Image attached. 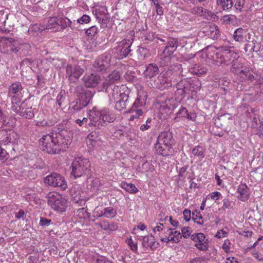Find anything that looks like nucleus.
Instances as JSON below:
<instances>
[{"label":"nucleus","mask_w":263,"mask_h":263,"mask_svg":"<svg viewBox=\"0 0 263 263\" xmlns=\"http://www.w3.org/2000/svg\"><path fill=\"white\" fill-rule=\"evenodd\" d=\"M252 126L256 130V134L263 139V120L261 121L259 118H254Z\"/></svg>","instance_id":"nucleus-33"},{"label":"nucleus","mask_w":263,"mask_h":263,"mask_svg":"<svg viewBox=\"0 0 263 263\" xmlns=\"http://www.w3.org/2000/svg\"><path fill=\"white\" fill-rule=\"evenodd\" d=\"M89 120L83 118L82 123H88L89 126H94L97 129H100L107 125V123L114 121L116 116L112 111L104 108L99 109L97 107H93L88 112Z\"/></svg>","instance_id":"nucleus-2"},{"label":"nucleus","mask_w":263,"mask_h":263,"mask_svg":"<svg viewBox=\"0 0 263 263\" xmlns=\"http://www.w3.org/2000/svg\"><path fill=\"white\" fill-rule=\"evenodd\" d=\"M182 236L185 238H188L191 234V229L189 227H184L181 229Z\"/></svg>","instance_id":"nucleus-59"},{"label":"nucleus","mask_w":263,"mask_h":263,"mask_svg":"<svg viewBox=\"0 0 263 263\" xmlns=\"http://www.w3.org/2000/svg\"><path fill=\"white\" fill-rule=\"evenodd\" d=\"M146 97L147 95L144 92L139 93L137 98L136 99L131 107L132 110H133L134 109H136L138 107L143 106L145 104Z\"/></svg>","instance_id":"nucleus-32"},{"label":"nucleus","mask_w":263,"mask_h":263,"mask_svg":"<svg viewBox=\"0 0 263 263\" xmlns=\"http://www.w3.org/2000/svg\"><path fill=\"white\" fill-rule=\"evenodd\" d=\"M57 25H58V18L57 17H50L48 20L46 28L47 29H51Z\"/></svg>","instance_id":"nucleus-48"},{"label":"nucleus","mask_w":263,"mask_h":263,"mask_svg":"<svg viewBox=\"0 0 263 263\" xmlns=\"http://www.w3.org/2000/svg\"><path fill=\"white\" fill-rule=\"evenodd\" d=\"M223 205L222 206V209L225 210L227 209H229L231 208V202L230 200L228 198H225L222 200Z\"/></svg>","instance_id":"nucleus-62"},{"label":"nucleus","mask_w":263,"mask_h":263,"mask_svg":"<svg viewBox=\"0 0 263 263\" xmlns=\"http://www.w3.org/2000/svg\"><path fill=\"white\" fill-rule=\"evenodd\" d=\"M187 11L191 13L194 15H196L200 16H206V14L208 16H211L212 12L207 9H204L203 7L200 6H195L186 10Z\"/></svg>","instance_id":"nucleus-31"},{"label":"nucleus","mask_w":263,"mask_h":263,"mask_svg":"<svg viewBox=\"0 0 263 263\" xmlns=\"http://www.w3.org/2000/svg\"><path fill=\"white\" fill-rule=\"evenodd\" d=\"M120 79V74L119 71L114 70L111 73L108 74L104 79L99 86L98 91H102L104 90H107L108 87L118 81Z\"/></svg>","instance_id":"nucleus-16"},{"label":"nucleus","mask_w":263,"mask_h":263,"mask_svg":"<svg viewBox=\"0 0 263 263\" xmlns=\"http://www.w3.org/2000/svg\"><path fill=\"white\" fill-rule=\"evenodd\" d=\"M240 77L245 80L252 81L254 79V76L249 71L241 70L240 71Z\"/></svg>","instance_id":"nucleus-51"},{"label":"nucleus","mask_w":263,"mask_h":263,"mask_svg":"<svg viewBox=\"0 0 263 263\" xmlns=\"http://www.w3.org/2000/svg\"><path fill=\"white\" fill-rule=\"evenodd\" d=\"M192 218L194 221L200 225L203 224V220L200 212H198L196 210L194 212H193Z\"/></svg>","instance_id":"nucleus-43"},{"label":"nucleus","mask_w":263,"mask_h":263,"mask_svg":"<svg viewBox=\"0 0 263 263\" xmlns=\"http://www.w3.org/2000/svg\"><path fill=\"white\" fill-rule=\"evenodd\" d=\"M98 32V29L96 26H92L86 30L85 33L89 36H93Z\"/></svg>","instance_id":"nucleus-52"},{"label":"nucleus","mask_w":263,"mask_h":263,"mask_svg":"<svg viewBox=\"0 0 263 263\" xmlns=\"http://www.w3.org/2000/svg\"><path fill=\"white\" fill-rule=\"evenodd\" d=\"M183 214L184 216V219L186 221H189L191 218V211L188 209H185L183 212Z\"/></svg>","instance_id":"nucleus-63"},{"label":"nucleus","mask_w":263,"mask_h":263,"mask_svg":"<svg viewBox=\"0 0 263 263\" xmlns=\"http://www.w3.org/2000/svg\"><path fill=\"white\" fill-rule=\"evenodd\" d=\"M174 143L172 133L168 131L163 132L158 136L155 148L158 154L166 156L173 153L172 145Z\"/></svg>","instance_id":"nucleus-3"},{"label":"nucleus","mask_w":263,"mask_h":263,"mask_svg":"<svg viewBox=\"0 0 263 263\" xmlns=\"http://www.w3.org/2000/svg\"><path fill=\"white\" fill-rule=\"evenodd\" d=\"M66 93L64 90H62L57 97L56 104L58 105L60 108H62L63 106L66 104Z\"/></svg>","instance_id":"nucleus-37"},{"label":"nucleus","mask_w":263,"mask_h":263,"mask_svg":"<svg viewBox=\"0 0 263 263\" xmlns=\"http://www.w3.org/2000/svg\"><path fill=\"white\" fill-rule=\"evenodd\" d=\"M245 3L246 0H237L234 5V7L236 10H238L240 12L242 11V9L245 5Z\"/></svg>","instance_id":"nucleus-55"},{"label":"nucleus","mask_w":263,"mask_h":263,"mask_svg":"<svg viewBox=\"0 0 263 263\" xmlns=\"http://www.w3.org/2000/svg\"><path fill=\"white\" fill-rule=\"evenodd\" d=\"M39 143L43 151L50 154H58L68 147L69 141L67 131L62 129L43 135Z\"/></svg>","instance_id":"nucleus-1"},{"label":"nucleus","mask_w":263,"mask_h":263,"mask_svg":"<svg viewBox=\"0 0 263 263\" xmlns=\"http://www.w3.org/2000/svg\"><path fill=\"white\" fill-rule=\"evenodd\" d=\"M66 76L71 83H74L79 79L83 70L79 66L68 65L66 68Z\"/></svg>","instance_id":"nucleus-15"},{"label":"nucleus","mask_w":263,"mask_h":263,"mask_svg":"<svg viewBox=\"0 0 263 263\" xmlns=\"http://www.w3.org/2000/svg\"><path fill=\"white\" fill-rule=\"evenodd\" d=\"M19 136L12 130H0V143L4 145L17 144Z\"/></svg>","instance_id":"nucleus-11"},{"label":"nucleus","mask_w":263,"mask_h":263,"mask_svg":"<svg viewBox=\"0 0 263 263\" xmlns=\"http://www.w3.org/2000/svg\"><path fill=\"white\" fill-rule=\"evenodd\" d=\"M189 167L188 165H186L180 168L178 174V178L180 180H183L187 175L186 171Z\"/></svg>","instance_id":"nucleus-50"},{"label":"nucleus","mask_w":263,"mask_h":263,"mask_svg":"<svg viewBox=\"0 0 263 263\" xmlns=\"http://www.w3.org/2000/svg\"><path fill=\"white\" fill-rule=\"evenodd\" d=\"M102 80L100 76L91 74L84 79V84L86 87H95L97 86V89L101 86Z\"/></svg>","instance_id":"nucleus-20"},{"label":"nucleus","mask_w":263,"mask_h":263,"mask_svg":"<svg viewBox=\"0 0 263 263\" xmlns=\"http://www.w3.org/2000/svg\"><path fill=\"white\" fill-rule=\"evenodd\" d=\"M45 182L50 186L60 187L63 191L65 190L67 187L64 177L57 173L47 176L45 179Z\"/></svg>","instance_id":"nucleus-12"},{"label":"nucleus","mask_w":263,"mask_h":263,"mask_svg":"<svg viewBox=\"0 0 263 263\" xmlns=\"http://www.w3.org/2000/svg\"><path fill=\"white\" fill-rule=\"evenodd\" d=\"M101 229L105 231H116L118 228V224L115 222H109L105 220L97 224Z\"/></svg>","instance_id":"nucleus-34"},{"label":"nucleus","mask_w":263,"mask_h":263,"mask_svg":"<svg viewBox=\"0 0 263 263\" xmlns=\"http://www.w3.org/2000/svg\"><path fill=\"white\" fill-rule=\"evenodd\" d=\"M167 232H168V235H174L173 237H176L178 239V242L180 241V239L181 238V235H180V232L178 231H173V229L171 228L167 229Z\"/></svg>","instance_id":"nucleus-58"},{"label":"nucleus","mask_w":263,"mask_h":263,"mask_svg":"<svg viewBox=\"0 0 263 263\" xmlns=\"http://www.w3.org/2000/svg\"><path fill=\"white\" fill-rule=\"evenodd\" d=\"M51 223V220L45 217H41L40 224L41 226H48Z\"/></svg>","instance_id":"nucleus-60"},{"label":"nucleus","mask_w":263,"mask_h":263,"mask_svg":"<svg viewBox=\"0 0 263 263\" xmlns=\"http://www.w3.org/2000/svg\"><path fill=\"white\" fill-rule=\"evenodd\" d=\"M111 56L108 53H104L99 56L93 64V69L98 72L105 71L110 65Z\"/></svg>","instance_id":"nucleus-13"},{"label":"nucleus","mask_w":263,"mask_h":263,"mask_svg":"<svg viewBox=\"0 0 263 263\" xmlns=\"http://www.w3.org/2000/svg\"><path fill=\"white\" fill-rule=\"evenodd\" d=\"M2 145L0 143V160H7L9 157V155L6 150L2 147Z\"/></svg>","instance_id":"nucleus-57"},{"label":"nucleus","mask_w":263,"mask_h":263,"mask_svg":"<svg viewBox=\"0 0 263 263\" xmlns=\"http://www.w3.org/2000/svg\"><path fill=\"white\" fill-rule=\"evenodd\" d=\"M124 131L123 129L122 128H118L115 130V131L114 132V134L112 135V136L119 140H123L124 139V135H123Z\"/></svg>","instance_id":"nucleus-53"},{"label":"nucleus","mask_w":263,"mask_h":263,"mask_svg":"<svg viewBox=\"0 0 263 263\" xmlns=\"http://www.w3.org/2000/svg\"><path fill=\"white\" fill-rule=\"evenodd\" d=\"M192 154L201 159L205 157V149L201 146H196L193 149Z\"/></svg>","instance_id":"nucleus-40"},{"label":"nucleus","mask_w":263,"mask_h":263,"mask_svg":"<svg viewBox=\"0 0 263 263\" xmlns=\"http://www.w3.org/2000/svg\"><path fill=\"white\" fill-rule=\"evenodd\" d=\"M172 74L171 69L162 71L154 81V86L160 90H164L172 87V79L170 76Z\"/></svg>","instance_id":"nucleus-10"},{"label":"nucleus","mask_w":263,"mask_h":263,"mask_svg":"<svg viewBox=\"0 0 263 263\" xmlns=\"http://www.w3.org/2000/svg\"><path fill=\"white\" fill-rule=\"evenodd\" d=\"M11 109L20 116L26 119H32L34 113L32 107L26 102H21L19 97L13 96L11 100Z\"/></svg>","instance_id":"nucleus-6"},{"label":"nucleus","mask_w":263,"mask_h":263,"mask_svg":"<svg viewBox=\"0 0 263 263\" xmlns=\"http://www.w3.org/2000/svg\"><path fill=\"white\" fill-rule=\"evenodd\" d=\"M191 239L195 242V246L200 251H206L209 249L208 239L205 238L204 234L201 233H194L191 236Z\"/></svg>","instance_id":"nucleus-14"},{"label":"nucleus","mask_w":263,"mask_h":263,"mask_svg":"<svg viewBox=\"0 0 263 263\" xmlns=\"http://www.w3.org/2000/svg\"><path fill=\"white\" fill-rule=\"evenodd\" d=\"M166 45L163 50L164 55H172L176 50L178 46V41L173 37L166 38Z\"/></svg>","instance_id":"nucleus-19"},{"label":"nucleus","mask_w":263,"mask_h":263,"mask_svg":"<svg viewBox=\"0 0 263 263\" xmlns=\"http://www.w3.org/2000/svg\"><path fill=\"white\" fill-rule=\"evenodd\" d=\"M216 50L214 59L217 63L220 64H228L229 62L236 58V53L228 47H220L217 48Z\"/></svg>","instance_id":"nucleus-9"},{"label":"nucleus","mask_w":263,"mask_h":263,"mask_svg":"<svg viewBox=\"0 0 263 263\" xmlns=\"http://www.w3.org/2000/svg\"><path fill=\"white\" fill-rule=\"evenodd\" d=\"M237 192L239 194L238 198L242 201H246L250 195L249 189L246 184H240L237 189Z\"/></svg>","instance_id":"nucleus-28"},{"label":"nucleus","mask_w":263,"mask_h":263,"mask_svg":"<svg viewBox=\"0 0 263 263\" xmlns=\"http://www.w3.org/2000/svg\"><path fill=\"white\" fill-rule=\"evenodd\" d=\"M196 118V115L193 112H189L187 109L183 107H181L177 112L176 117L174 118L175 122H179L180 120H185L187 119L194 121Z\"/></svg>","instance_id":"nucleus-18"},{"label":"nucleus","mask_w":263,"mask_h":263,"mask_svg":"<svg viewBox=\"0 0 263 263\" xmlns=\"http://www.w3.org/2000/svg\"><path fill=\"white\" fill-rule=\"evenodd\" d=\"M97 263H113L110 260L104 256H100L96 259Z\"/></svg>","instance_id":"nucleus-64"},{"label":"nucleus","mask_w":263,"mask_h":263,"mask_svg":"<svg viewBox=\"0 0 263 263\" xmlns=\"http://www.w3.org/2000/svg\"><path fill=\"white\" fill-rule=\"evenodd\" d=\"M5 45L7 47H10L11 51L13 53H17L20 48L18 47L19 43L11 37H5L0 41V45Z\"/></svg>","instance_id":"nucleus-24"},{"label":"nucleus","mask_w":263,"mask_h":263,"mask_svg":"<svg viewBox=\"0 0 263 263\" xmlns=\"http://www.w3.org/2000/svg\"><path fill=\"white\" fill-rule=\"evenodd\" d=\"M205 32L206 35L212 39H217L219 36V31L218 27L216 25H211L207 28Z\"/></svg>","instance_id":"nucleus-35"},{"label":"nucleus","mask_w":263,"mask_h":263,"mask_svg":"<svg viewBox=\"0 0 263 263\" xmlns=\"http://www.w3.org/2000/svg\"><path fill=\"white\" fill-rule=\"evenodd\" d=\"M71 168V175L76 179L83 176H86V179L92 177L91 164L86 158L81 157L76 158L72 162Z\"/></svg>","instance_id":"nucleus-5"},{"label":"nucleus","mask_w":263,"mask_h":263,"mask_svg":"<svg viewBox=\"0 0 263 263\" xmlns=\"http://www.w3.org/2000/svg\"><path fill=\"white\" fill-rule=\"evenodd\" d=\"M117 215V209L112 206L106 207L97 212V216L98 217H105L109 219L115 218Z\"/></svg>","instance_id":"nucleus-25"},{"label":"nucleus","mask_w":263,"mask_h":263,"mask_svg":"<svg viewBox=\"0 0 263 263\" xmlns=\"http://www.w3.org/2000/svg\"><path fill=\"white\" fill-rule=\"evenodd\" d=\"M134 32L130 31L129 36L118 43L115 48L114 54L118 59H123L126 57L131 51L130 46L134 41Z\"/></svg>","instance_id":"nucleus-7"},{"label":"nucleus","mask_w":263,"mask_h":263,"mask_svg":"<svg viewBox=\"0 0 263 263\" xmlns=\"http://www.w3.org/2000/svg\"><path fill=\"white\" fill-rule=\"evenodd\" d=\"M23 87L22 84L19 82H16L12 84L9 87V96L11 97V99L13 96L21 97L22 91Z\"/></svg>","instance_id":"nucleus-29"},{"label":"nucleus","mask_w":263,"mask_h":263,"mask_svg":"<svg viewBox=\"0 0 263 263\" xmlns=\"http://www.w3.org/2000/svg\"><path fill=\"white\" fill-rule=\"evenodd\" d=\"M120 186L130 194H136L138 192L137 187L132 183H127L126 182H122L120 184Z\"/></svg>","instance_id":"nucleus-38"},{"label":"nucleus","mask_w":263,"mask_h":263,"mask_svg":"<svg viewBox=\"0 0 263 263\" xmlns=\"http://www.w3.org/2000/svg\"><path fill=\"white\" fill-rule=\"evenodd\" d=\"M71 21L66 17L58 18V26H60L62 29L70 27Z\"/></svg>","instance_id":"nucleus-45"},{"label":"nucleus","mask_w":263,"mask_h":263,"mask_svg":"<svg viewBox=\"0 0 263 263\" xmlns=\"http://www.w3.org/2000/svg\"><path fill=\"white\" fill-rule=\"evenodd\" d=\"M192 84L186 80H182L177 84V90L175 95L178 98L182 99L185 97V95L190 92Z\"/></svg>","instance_id":"nucleus-17"},{"label":"nucleus","mask_w":263,"mask_h":263,"mask_svg":"<svg viewBox=\"0 0 263 263\" xmlns=\"http://www.w3.org/2000/svg\"><path fill=\"white\" fill-rule=\"evenodd\" d=\"M47 203L51 208L59 212H65L67 207V200L57 192L49 193L47 196Z\"/></svg>","instance_id":"nucleus-8"},{"label":"nucleus","mask_w":263,"mask_h":263,"mask_svg":"<svg viewBox=\"0 0 263 263\" xmlns=\"http://www.w3.org/2000/svg\"><path fill=\"white\" fill-rule=\"evenodd\" d=\"M223 24L234 25L237 21V18L234 15H225L221 18Z\"/></svg>","instance_id":"nucleus-42"},{"label":"nucleus","mask_w":263,"mask_h":263,"mask_svg":"<svg viewBox=\"0 0 263 263\" xmlns=\"http://www.w3.org/2000/svg\"><path fill=\"white\" fill-rule=\"evenodd\" d=\"M160 240L162 242H165L166 243H168L170 242H172L173 243L178 242V239L177 238L167 237L166 235H165V237L161 238Z\"/></svg>","instance_id":"nucleus-54"},{"label":"nucleus","mask_w":263,"mask_h":263,"mask_svg":"<svg viewBox=\"0 0 263 263\" xmlns=\"http://www.w3.org/2000/svg\"><path fill=\"white\" fill-rule=\"evenodd\" d=\"M246 34L248 35L249 39H250L251 34L250 33H247V31L242 28H238L234 31L233 38L235 41L240 43H243L245 42V41L249 42V40L245 38V36H246Z\"/></svg>","instance_id":"nucleus-27"},{"label":"nucleus","mask_w":263,"mask_h":263,"mask_svg":"<svg viewBox=\"0 0 263 263\" xmlns=\"http://www.w3.org/2000/svg\"><path fill=\"white\" fill-rule=\"evenodd\" d=\"M124 88H126V87H123V88L122 89V87L114 86L110 92L107 90H105L107 92L109 93L108 98L110 104L115 103L121 98V95L123 94V91H124Z\"/></svg>","instance_id":"nucleus-23"},{"label":"nucleus","mask_w":263,"mask_h":263,"mask_svg":"<svg viewBox=\"0 0 263 263\" xmlns=\"http://www.w3.org/2000/svg\"><path fill=\"white\" fill-rule=\"evenodd\" d=\"M129 112L133 114L129 118L131 121L134 120L135 119L139 118V117L143 114V111L141 109H134V110H132L131 108Z\"/></svg>","instance_id":"nucleus-46"},{"label":"nucleus","mask_w":263,"mask_h":263,"mask_svg":"<svg viewBox=\"0 0 263 263\" xmlns=\"http://www.w3.org/2000/svg\"><path fill=\"white\" fill-rule=\"evenodd\" d=\"M240 64L237 62V60H233L232 61V65L231 67V71L232 72L240 75V71L242 70L239 68Z\"/></svg>","instance_id":"nucleus-47"},{"label":"nucleus","mask_w":263,"mask_h":263,"mask_svg":"<svg viewBox=\"0 0 263 263\" xmlns=\"http://www.w3.org/2000/svg\"><path fill=\"white\" fill-rule=\"evenodd\" d=\"M86 143L89 147L96 148L101 145V141L98 137H95V139L86 140Z\"/></svg>","instance_id":"nucleus-44"},{"label":"nucleus","mask_w":263,"mask_h":263,"mask_svg":"<svg viewBox=\"0 0 263 263\" xmlns=\"http://www.w3.org/2000/svg\"><path fill=\"white\" fill-rule=\"evenodd\" d=\"M217 3L223 10H228L233 6L232 0H217Z\"/></svg>","instance_id":"nucleus-41"},{"label":"nucleus","mask_w":263,"mask_h":263,"mask_svg":"<svg viewBox=\"0 0 263 263\" xmlns=\"http://www.w3.org/2000/svg\"><path fill=\"white\" fill-rule=\"evenodd\" d=\"M142 245L143 247L149 248L152 250H155L159 246V243L155 241V238L152 235L143 237Z\"/></svg>","instance_id":"nucleus-26"},{"label":"nucleus","mask_w":263,"mask_h":263,"mask_svg":"<svg viewBox=\"0 0 263 263\" xmlns=\"http://www.w3.org/2000/svg\"><path fill=\"white\" fill-rule=\"evenodd\" d=\"M90 21V16L86 14L83 15L80 18L77 20V22L81 24H87Z\"/></svg>","instance_id":"nucleus-56"},{"label":"nucleus","mask_w":263,"mask_h":263,"mask_svg":"<svg viewBox=\"0 0 263 263\" xmlns=\"http://www.w3.org/2000/svg\"><path fill=\"white\" fill-rule=\"evenodd\" d=\"M208 69L203 66L199 65H196L194 67L190 68L189 71L198 76H201L207 72Z\"/></svg>","instance_id":"nucleus-36"},{"label":"nucleus","mask_w":263,"mask_h":263,"mask_svg":"<svg viewBox=\"0 0 263 263\" xmlns=\"http://www.w3.org/2000/svg\"><path fill=\"white\" fill-rule=\"evenodd\" d=\"M159 72L158 66L156 64L151 63L146 65L144 75L146 78H151L156 76Z\"/></svg>","instance_id":"nucleus-30"},{"label":"nucleus","mask_w":263,"mask_h":263,"mask_svg":"<svg viewBox=\"0 0 263 263\" xmlns=\"http://www.w3.org/2000/svg\"><path fill=\"white\" fill-rule=\"evenodd\" d=\"M210 197L212 199L217 200L219 199H220L222 197L221 194L217 191H215L214 192L211 193L210 194Z\"/></svg>","instance_id":"nucleus-61"},{"label":"nucleus","mask_w":263,"mask_h":263,"mask_svg":"<svg viewBox=\"0 0 263 263\" xmlns=\"http://www.w3.org/2000/svg\"><path fill=\"white\" fill-rule=\"evenodd\" d=\"M128 93L129 90L126 89V90L123 91L121 98L116 102L115 108L119 111H124L125 112L127 106L128 104Z\"/></svg>","instance_id":"nucleus-22"},{"label":"nucleus","mask_w":263,"mask_h":263,"mask_svg":"<svg viewBox=\"0 0 263 263\" xmlns=\"http://www.w3.org/2000/svg\"><path fill=\"white\" fill-rule=\"evenodd\" d=\"M171 55H164L163 52L160 55V61L158 62L160 66L166 67L171 63Z\"/></svg>","instance_id":"nucleus-39"},{"label":"nucleus","mask_w":263,"mask_h":263,"mask_svg":"<svg viewBox=\"0 0 263 263\" xmlns=\"http://www.w3.org/2000/svg\"><path fill=\"white\" fill-rule=\"evenodd\" d=\"M77 215L80 219H87L89 217L88 212L84 208L79 209L77 212Z\"/></svg>","instance_id":"nucleus-49"},{"label":"nucleus","mask_w":263,"mask_h":263,"mask_svg":"<svg viewBox=\"0 0 263 263\" xmlns=\"http://www.w3.org/2000/svg\"><path fill=\"white\" fill-rule=\"evenodd\" d=\"M95 15L99 22L102 25H106L109 20V14L105 6L99 7L95 11Z\"/></svg>","instance_id":"nucleus-21"},{"label":"nucleus","mask_w":263,"mask_h":263,"mask_svg":"<svg viewBox=\"0 0 263 263\" xmlns=\"http://www.w3.org/2000/svg\"><path fill=\"white\" fill-rule=\"evenodd\" d=\"M78 98L70 104L73 112L79 111L86 107L92 99L95 92H92L82 86H78L75 90Z\"/></svg>","instance_id":"nucleus-4"}]
</instances>
